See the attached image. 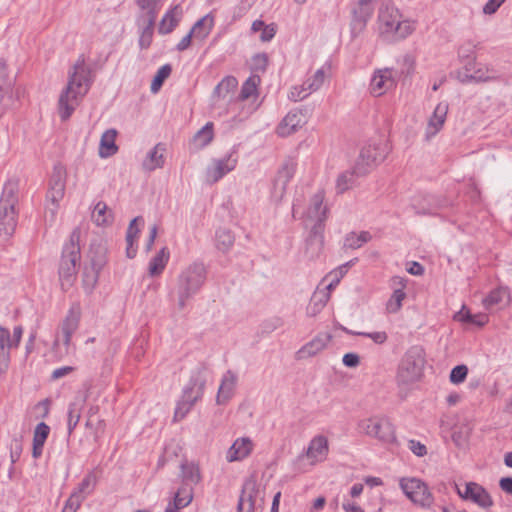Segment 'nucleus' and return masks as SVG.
Listing matches in <instances>:
<instances>
[{
  "mask_svg": "<svg viewBox=\"0 0 512 512\" xmlns=\"http://www.w3.org/2000/svg\"><path fill=\"white\" fill-rule=\"evenodd\" d=\"M329 341V335H318L314 337L297 351V359H305L317 355L325 349Z\"/></svg>",
  "mask_w": 512,
  "mask_h": 512,
  "instance_id": "nucleus-26",
  "label": "nucleus"
},
{
  "mask_svg": "<svg viewBox=\"0 0 512 512\" xmlns=\"http://www.w3.org/2000/svg\"><path fill=\"white\" fill-rule=\"evenodd\" d=\"M100 270L84 266L82 273V286L87 294H91L96 287L99 279Z\"/></svg>",
  "mask_w": 512,
  "mask_h": 512,
  "instance_id": "nucleus-41",
  "label": "nucleus"
},
{
  "mask_svg": "<svg viewBox=\"0 0 512 512\" xmlns=\"http://www.w3.org/2000/svg\"><path fill=\"white\" fill-rule=\"evenodd\" d=\"M18 182L17 181H8L3 188L2 196L0 198V204L4 205V203L11 204L12 207H15L18 198Z\"/></svg>",
  "mask_w": 512,
  "mask_h": 512,
  "instance_id": "nucleus-46",
  "label": "nucleus"
},
{
  "mask_svg": "<svg viewBox=\"0 0 512 512\" xmlns=\"http://www.w3.org/2000/svg\"><path fill=\"white\" fill-rule=\"evenodd\" d=\"M395 73L391 68L376 70L370 81V92L379 97L395 87Z\"/></svg>",
  "mask_w": 512,
  "mask_h": 512,
  "instance_id": "nucleus-15",
  "label": "nucleus"
},
{
  "mask_svg": "<svg viewBox=\"0 0 512 512\" xmlns=\"http://www.w3.org/2000/svg\"><path fill=\"white\" fill-rule=\"evenodd\" d=\"M140 9L145 10L147 19L153 16V20H156L158 12V0H136Z\"/></svg>",
  "mask_w": 512,
  "mask_h": 512,
  "instance_id": "nucleus-56",
  "label": "nucleus"
},
{
  "mask_svg": "<svg viewBox=\"0 0 512 512\" xmlns=\"http://www.w3.org/2000/svg\"><path fill=\"white\" fill-rule=\"evenodd\" d=\"M164 152L165 147L163 144H157L153 149H151L146 158L144 159L142 166L143 169L147 171H153L157 168H161L164 165Z\"/></svg>",
  "mask_w": 512,
  "mask_h": 512,
  "instance_id": "nucleus-30",
  "label": "nucleus"
},
{
  "mask_svg": "<svg viewBox=\"0 0 512 512\" xmlns=\"http://www.w3.org/2000/svg\"><path fill=\"white\" fill-rule=\"evenodd\" d=\"M468 374V368L466 365H458L455 366L450 373V381L453 384H460L462 383Z\"/></svg>",
  "mask_w": 512,
  "mask_h": 512,
  "instance_id": "nucleus-57",
  "label": "nucleus"
},
{
  "mask_svg": "<svg viewBox=\"0 0 512 512\" xmlns=\"http://www.w3.org/2000/svg\"><path fill=\"white\" fill-rule=\"evenodd\" d=\"M237 382L236 374L228 370L222 377L221 384L218 389L216 402L219 405L227 403L233 396Z\"/></svg>",
  "mask_w": 512,
  "mask_h": 512,
  "instance_id": "nucleus-25",
  "label": "nucleus"
},
{
  "mask_svg": "<svg viewBox=\"0 0 512 512\" xmlns=\"http://www.w3.org/2000/svg\"><path fill=\"white\" fill-rule=\"evenodd\" d=\"M329 453L328 439L324 435H317L311 439L306 450V456L312 464L322 462Z\"/></svg>",
  "mask_w": 512,
  "mask_h": 512,
  "instance_id": "nucleus-20",
  "label": "nucleus"
},
{
  "mask_svg": "<svg viewBox=\"0 0 512 512\" xmlns=\"http://www.w3.org/2000/svg\"><path fill=\"white\" fill-rule=\"evenodd\" d=\"M449 110V104L446 101H442L435 107L432 116L429 118L426 128V138L429 139L435 136L443 127L447 113Z\"/></svg>",
  "mask_w": 512,
  "mask_h": 512,
  "instance_id": "nucleus-21",
  "label": "nucleus"
},
{
  "mask_svg": "<svg viewBox=\"0 0 512 512\" xmlns=\"http://www.w3.org/2000/svg\"><path fill=\"white\" fill-rule=\"evenodd\" d=\"M107 263V248L102 244H91L89 251V267L102 270Z\"/></svg>",
  "mask_w": 512,
  "mask_h": 512,
  "instance_id": "nucleus-34",
  "label": "nucleus"
},
{
  "mask_svg": "<svg viewBox=\"0 0 512 512\" xmlns=\"http://www.w3.org/2000/svg\"><path fill=\"white\" fill-rule=\"evenodd\" d=\"M425 365V351L421 346L410 347L402 357L397 371L399 385L412 384L420 379Z\"/></svg>",
  "mask_w": 512,
  "mask_h": 512,
  "instance_id": "nucleus-5",
  "label": "nucleus"
},
{
  "mask_svg": "<svg viewBox=\"0 0 512 512\" xmlns=\"http://www.w3.org/2000/svg\"><path fill=\"white\" fill-rule=\"evenodd\" d=\"M91 71L84 61H77L69 74L68 83L58 100V114L62 121L68 120L91 86Z\"/></svg>",
  "mask_w": 512,
  "mask_h": 512,
  "instance_id": "nucleus-1",
  "label": "nucleus"
},
{
  "mask_svg": "<svg viewBox=\"0 0 512 512\" xmlns=\"http://www.w3.org/2000/svg\"><path fill=\"white\" fill-rule=\"evenodd\" d=\"M170 259V252L167 247H163L160 251L150 260L148 265V273L151 277L159 276L163 273L168 261Z\"/></svg>",
  "mask_w": 512,
  "mask_h": 512,
  "instance_id": "nucleus-31",
  "label": "nucleus"
},
{
  "mask_svg": "<svg viewBox=\"0 0 512 512\" xmlns=\"http://www.w3.org/2000/svg\"><path fill=\"white\" fill-rule=\"evenodd\" d=\"M235 237L228 229L221 228L216 231V247L222 252H227L233 246Z\"/></svg>",
  "mask_w": 512,
  "mask_h": 512,
  "instance_id": "nucleus-43",
  "label": "nucleus"
},
{
  "mask_svg": "<svg viewBox=\"0 0 512 512\" xmlns=\"http://www.w3.org/2000/svg\"><path fill=\"white\" fill-rule=\"evenodd\" d=\"M324 246V225L314 224L306 240L305 255L309 260L317 259Z\"/></svg>",
  "mask_w": 512,
  "mask_h": 512,
  "instance_id": "nucleus-16",
  "label": "nucleus"
},
{
  "mask_svg": "<svg viewBox=\"0 0 512 512\" xmlns=\"http://www.w3.org/2000/svg\"><path fill=\"white\" fill-rule=\"evenodd\" d=\"M116 135L117 131L115 129H108L102 134L99 150L101 157H110L118 151V147L115 144Z\"/></svg>",
  "mask_w": 512,
  "mask_h": 512,
  "instance_id": "nucleus-33",
  "label": "nucleus"
},
{
  "mask_svg": "<svg viewBox=\"0 0 512 512\" xmlns=\"http://www.w3.org/2000/svg\"><path fill=\"white\" fill-rule=\"evenodd\" d=\"M277 31V26L274 23H271L269 25H266L262 30L260 34V40L262 42H269L271 41Z\"/></svg>",
  "mask_w": 512,
  "mask_h": 512,
  "instance_id": "nucleus-63",
  "label": "nucleus"
},
{
  "mask_svg": "<svg viewBox=\"0 0 512 512\" xmlns=\"http://www.w3.org/2000/svg\"><path fill=\"white\" fill-rule=\"evenodd\" d=\"M458 495L464 500H470L479 507L487 509L493 505V500L487 490L478 483L468 482L464 489L456 485Z\"/></svg>",
  "mask_w": 512,
  "mask_h": 512,
  "instance_id": "nucleus-13",
  "label": "nucleus"
},
{
  "mask_svg": "<svg viewBox=\"0 0 512 512\" xmlns=\"http://www.w3.org/2000/svg\"><path fill=\"white\" fill-rule=\"evenodd\" d=\"M81 317V307L79 304H73L68 311L62 323L63 342L69 346L73 333L77 330Z\"/></svg>",
  "mask_w": 512,
  "mask_h": 512,
  "instance_id": "nucleus-22",
  "label": "nucleus"
},
{
  "mask_svg": "<svg viewBox=\"0 0 512 512\" xmlns=\"http://www.w3.org/2000/svg\"><path fill=\"white\" fill-rule=\"evenodd\" d=\"M323 201V191H318L311 197L306 217L308 220L315 221V224L324 225V222L327 219L328 208L323 204Z\"/></svg>",
  "mask_w": 512,
  "mask_h": 512,
  "instance_id": "nucleus-19",
  "label": "nucleus"
},
{
  "mask_svg": "<svg viewBox=\"0 0 512 512\" xmlns=\"http://www.w3.org/2000/svg\"><path fill=\"white\" fill-rule=\"evenodd\" d=\"M506 295V290L502 288L494 289L483 299V305L486 309H491L500 304Z\"/></svg>",
  "mask_w": 512,
  "mask_h": 512,
  "instance_id": "nucleus-52",
  "label": "nucleus"
},
{
  "mask_svg": "<svg viewBox=\"0 0 512 512\" xmlns=\"http://www.w3.org/2000/svg\"><path fill=\"white\" fill-rule=\"evenodd\" d=\"M361 432L376 438L383 443H393L396 441L395 429L389 419L380 416H374L359 422Z\"/></svg>",
  "mask_w": 512,
  "mask_h": 512,
  "instance_id": "nucleus-6",
  "label": "nucleus"
},
{
  "mask_svg": "<svg viewBox=\"0 0 512 512\" xmlns=\"http://www.w3.org/2000/svg\"><path fill=\"white\" fill-rule=\"evenodd\" d=\"M375 0H358L357 4L351 10L350 32L352 38L358 37L366 29L368 21L371 19Z\"/></svg>",
  "mask_w": 512,
  "mask_h": 512,
  "instance_id": "nucleus-10",
  "label": "nucleus"
},
{
  "mask_svg": "<svg viewBox=\"0 0 512 512\" xmlns=\"http://www.w3.org/2000/svg\"><path fill=\"white\" fill-rule=\"evenodd\" d=\"M81 503L82 502L79 500L76 494H71L70 497L67 499L66 504L62 509V512H76L80 507Z\"/></svg>",
  "mask_w": 512,
  "mask_h": 512,
  "instance_id": "nucleus-64",
  "label": "nucleus"
},
{
  "mask_svg": "<svg viewBox=\"0 0 512 512\" xmlns=\"http://www.w3.org/2000/svg\"><path fill=\"white\" fill-rule=\"evenodd\" d=\"M454 319L463 323H471L479 327L484 326L489 320L487 314H471L469 310L465 309V307L455 314Z\"/></svg>",
  "mask_w": 512,
  "mask_h": 512,
  "instance_id": "nucleus-37",
  "label": "nucleus"
},
{
  "mask_svg": "<svg viewBox=\"0 0 512 512\" xmlns=\"http://www.w3.org/2000/svg\"><path fill=\"white\" fill-rule=\"evenodd\" d=\"M22 453V442L21 438H13L10 445V457L12 463H15Z\"/></svg>",
  "mask_w": 512,
  "mask_h": 512,
  "instance_id": "nucleus-62",
  "label": "nucleus"
},
{
  "mask_svg": "<svg viewBox=\"0 0 512 512\" xmlns=\"http://www.w3.org/2000/svg\"><path fill=\"white\" fill-rule=\"evenodd\" d=\"M171 71H172V68L169 64H165L158 69L156 75L154 76V78L152 80L151 87H150V89L153 93H156L159 91L163 82L170 76Z\"/></svg>",
  "mask_w": 512,
  "mask_h": 512,
  "instance_id": "nucleus-50",
  "label": "nucleus"
},
{
  "mask_svg": "<svg viewBox=\"0 0 512 512\" xmlns=\"http://www.w3.org/2000/svg\"><path fill=\"white\" fill-rule=\"evenodd\" d=\"M180 470L183 484L196 485L201 481L200 469L196 463L184 461L180 465Z\"/></svg>",
  "mask_w": 512,
  "mask_h": 512,
  "instance_id": "nucleus-32",
  "label": "nucleus"
},
{
  "mask_svg": "<svg viewBox=\"0 0 512 512\" xmlns=\"http://www.w3.org/2000/svg\"><path fill=\"white\" fill-rule=\"evenodd\" d=\"M96 482L97 478L95 474L88 473L71 494H76L79 500L83 502L85 497L93 492Z\"/></svg>",
  "mask_w": 512,
  "mask_h": 512,
  "instance_id": "nucleus-38",
  "label": "nucleus"
},
{
  "mask_svg": "<svg viewBox=\"0 0 512 512\" xmlns=\"http://www.w3.org/2000/svg\"><path fill=\"white\" fill-rule=\"evenodd\" d=\"M49 432V426L44 422H40L35 428L33 442L44 444L49 435Z\"/></svg>",
  "mask_w": 512,
  "mask_h": 512,
  "instance_id": "nucleus-60",
  "label": "nucleus"
},
{
  "mask_svg": "<svg viewBox=\"0 0 512 512\" xmlns=\"http://www.w3.org/2000/svg\"><path fill=\"white\" fill-rule=\"evenodd\" d=\"M65 178L66 172L61 165H56L53 169V174L49 182V190L47 193V199L51 201L53 207L48 208L45 213L47 218L48 212L50 213V220H54V216L58 209L59 201L64 197L65 194Z\"/></svg>",
  "mask_w": 512,
  "mask_h": 512,
  "instance_id": "nucleus-9",
  "label": "nucleus"
},
{
  "mask_svg": "<svg viewBox=\"0 0 512 512\" xmlns=\"http://www.w3.org/2000/svg\"><path fill=\"white\" fill-rule=\"evenodd\" d=\"M22 335L23 327L20 325L14 327L12 337L7 328L0 326V374H4L8 370L11 360L10 351L13 348H18Z\"/></svg>",
  "mask_w": 512,
  "mask_h": 512,
  "instance_id": "nucleus-8",
  "label": "nucleus"
},
{
  "mask_svg": "<svg viewBox=\"0 0 512 512\" xmlns=\"http://www.w3.org/2000/svg\"><path fill=\"white\" fill-rule=\"evenodd\" d=\"M254 444L249 437L237 438L227 451L228 462L241 461L247 458L253 451Z\"/></svg>",
  "mask_w": 512,
  "mask_h": 512,
  "instance_id": "nucleus-23",
  "label": "nucleus"
},
{
  "mask_svg": "<svg viewBox=\"0 0 512 512\" xmlns=\"http://www.w3.org/2000/svg\"><path fill=\"white\" fill-rule=\"evenodd\" d=\"M17 226L15 207L0 204V235L11 236Z\"/></svg>",
  "mask_w": 512,
  "mask_h": 512,
  "instance_id": "nucleus-24",
  "label": "nucleus"
},
{
  "mask_svg": "<svg viewBox=\"0 0 512 512\" xmlns=\"http://www.w3.org/2000/svg\"><path fill=\"white\" fill-rule=\"evenodd\" d=\"M206 276V268L201 262H193L180 272L176 282L180 310L184 309L187 301L201 290L206 281Z\"/></svg>",
  "mask_w": 512,
  "mask_h": 512,
  "instance_id": "nucleus-4",
  "label": "nucleus"
},
{
  "mask_svg": "<svg viewBox=\"0 0 512 512\" xmlns=\"http://www.w3.org/2000/svg\"><path fill=\"white\" fill-rule=\"evenodd\" d=\"M208 20V15L204 16L200 20H198L194 26L191 29V32L195 34L196 36H200L201 38H204L206 35L209 34L211 28H212V22L213 19L210 18V25L208 28H204L205 22Z\"/></svg>",
  "mask_w": 512,
  "mask_h": 512,
  "instance_id": "nucleus-58",
  "label": "nucleus"
},
{
  "mask_svg": "<svg viewBox=\"0 0 512 512\" xmlns=\"http://www.w3.org/2000/svg\"><path fill=\"white\" fill-rule=\"evenodd\" d=\"M370 240L371 235L367 231H362L359 234L352 232L345 237L344 246L351 249H357Z\"/></svg>",
  "mask_w": 512,
  "mask_h": 512,
  "instance_id": "nucleus-47",
  "label": "nucleus"
},
{
  "mask_svg": "<svg viewBox=\"0 0 512 512\" xmlns=\"http://www.w3.org/2000/svg\"><path fill=\"white\" fill-rule=\"evenodd\" d=\"M326 78V71L322 67L318 69L313 76L308 78L304 83L307 86V89L311 91V93L316 92L321 88Z\"/></svg>",
  "mask_w": 512,
  "mask_h": 512,
  "instance_id": "nucleus-51",
  "label": "nucleus"
},
{
  "mask_svg": "<svg viewBox=\"0 0 512 512\" xmlns=\"http://www.w3.org/2000/svg\"><path fill=\"white\" fill-rule=\"evenodd\" d=\"M207 382V369L205 366L197 367L188 382L184 387L183 393L189 394L191 398L197 396V401L200 400L204 394L205 385Z\"/></svg>",
  "mask_w": 512,
  "mask_h": 512,
  "instance_id": "nucleus-18",
  "label": "nucleus"
},
{
  "mask_svg": "<svg viewBox=\"0 0 512 512\" xmlns=\"http://www.w3.org/2000/svg\"><path fill=\"white\" fill-rule=\"evenodd\" d=\"M83 407V401L82 400H76L69 404L68 406V420H67V428H68V435H71L76 426L79 423V420L81 418V412Z\"/></svg>",
  "mask_w": 512,
  "mask_h": 512,
  "instance_id": "nucleus-40",
  "label": "nucleus"
},
{
  "mask_svg": "<svg viewBox=\"0 0 512 512\" xmlns=\"http://www.w3.org/2000/svg\"><path fill=\"white\" fill-rule=\"evenodd\" d=\"M12 84L13 82L7 73L6 63L3 59H0V94H12L15 97Z\"/></svg>",
  "mask_w": 512,
  "mask_h": 512,
  "instance_id": "nucleus-48",
  "label": "nucleus"
},
{
  "mask_svg": "<svg viewBox=\"0 0 512 512\" xmlns=\"http://www.w3.org/2000/svg\"><path fill=\"white\" fill-rule=\"evenodd\" d=\"M238 163L235 151L230 152L222 159L213 160L206 170L207 181L211 184L218 182L226 174L233 171Z\"/></svg>",
  "mask_w": 512,
  "mask_h": 512,
  "instance_id": "nucleus-12",
  "label": "nucleus"
},
{
  "mask_svg": "<svg viewBox=\"0 0 512 512\" xmlns=\"http://www.w3.org/2000/svg\"><path fill=\"white\" fill-rule=\"evenodd\" d=\"M357 172V166L355 165L352 170H347L341 173L336 181V189L338 193H344L350 189L356 181L357 177H360Z\"/></svg>",
  "mask_w": 512,
  "mask_h": 512,
  "instance_id": "nucleus-39",
  "label": "nucleus"
},
{
  "mask_svg": "<svg viewBox=\"0 0 512 512\" xmlns=\"http://www.w3.org/2000/svg\"><path fill=\"white\" fill-rule=\"evenodd\" d=\"M182 8L180 5H175L168 10L160 21L158 31L160 34H169L178 25L182 17Z\"/></svg>",
  "mask_w": 512,
  "mask_h": 512,
  "instance_id": "nucleus-27",
  "label": "nucleus"
},
{
  "mask_svg": "<svg viewBox=\"0 0 512 512\" xmlns=\"http://www.w3.org/2000/svg\"><path fill=\"white\" fill-rule=\"evenodd\" d=\"M387 155L386 148L381 145L368 144L364 146L356 162L358 175H366L369 169L378 163H381Z\"/></svg>",
  "mask_w": 512,
  "mask_h": 512,
  "instance_id": "nucleus-11",
  "label": "nucleus"
},
{
  "mask_svg": "<svg viewBox=\"0 0 512 512\" xmlns=\"http://www.w3.org/2000/svg\"><path fill=\"white\" fill-rule=\"evenodd\" d=\"M347 334L358 335L370 338L376 344H383L387 341L388 335L385 331L376 332H355L352 330L344 329Z\"/></svg>",
  "mask_w": 512,
  "mask_h": 512,
  "instance_id": "nucleus-54",
  "label": "nucleus"
},
{
  "mask_svg": "<svg viewBox=\"0 0 512 512\" xmlns=\"http://www.w3.org/2000/svg\"><path fill=\"white\" fill-rule=\"evenodd\" d=\"M256 493L255 483L252 481L246 482L243 485L242 493L238 501L237 511L254 512V494Z\"/></svg>",
  "mask_w": 512,
  "mask_h": 512,
  "instance_id": "nucleus-28",
  "label": "nucleus"
},
{
  "mask_svg": "<svg viewBox=\"0 0 512 512\" xmlns=\"http://www.w3.org/2000/svg\"><path fill=\"white\" fill-rule=\"evenodd\" d=\"M238 82L234 76H226L214 88L213 95L218 98H225L230 92L237 88Z\"/></svg>",
  "mask_w": 512,
  "mask_h": 512,
  "instance_id": "nucleus-44",
  "label": "nucleus"
},
{
  "mask_svg": "<svg viewBox=\"0 0 512 512\" xmlns=\"http://www.w3.org/2000/svg\"><path fill=\"white\" fill-rule=\"evenodd\" d=\"M377 25L379 36L387 42H397L410 36L416 29L415 22L402 19V14L391 0L381 3Z\"/></svg>",
  "mask_w": 512,
  "mask_h": 512,
  "instance_id": "nucleus-2",
  "label": "nucleus"
},
{
  "mask_svg": "<svg viewBox=\"0 0 512 512\" xmlns=\"http://www.w3.org/2000/svg\"><path fill=\"white\" fill-rule=\"evenodd\" d=\"M193 500V488L183 484L175 493L171 502L178 508L187 507Z\"/></svg>",
  "mask_w": 512,
  "mask_h": 512,
  "instance_id": "nucleus-45",
  "label": "nucleus"
},
{
  "mask_svg": "<svg viewBox=\"0 0 512 512\" xmlns=\"http://www.w3.org/2000/svg\"><path fill=\"white\" fill-rule=\"evenodd\" d=\"M214 137L213 123L207 122L193 137L192 143L197 149L206 147Z\"/></svg>",
  "mask_w": 512,
  "mask_h": 512,
  "instance_id": "nucleus-36",
  "label": "nucleus"
},
{
  "mask_svg": "<svg viewBox=\"0 0 512 512\" xmlns=\"http://www.w3.org/2000/svg\"><path fill=\"white\" fill-rule=\"evenodd\" d=\"M310 94H311V91H309V90L307 89L306 84H305V83H303V84H302V85H300V86H294V87L291 89V91H290V93H289L288 97H289V99H290V100L297 102V101H300V100L305 99V98H306L307 96H309Z\"/></svg>",
  "mask_w": 512,
  "mask_h": 512,
  "instance_id": "nucleus-59",
  "label": "nucleus"
},
{
  "mask_svg": "<svg viewBox=\"0 0 512 512\" xmlns=\"http://www.w3.org/2000/svg\"><path fill=\"white\" fill-rule=\"evenodd\" d=\"M16 98L12 94L1 95L0 94V118L4 113L15 106Z\"/></svg>",
  "mask_w": 512,
  "mask_h": 512,
  "instance_id": "nucleus-61",
  "label": "nucleus"
},
{
  "mask_svg": "<svg viewBox=\"0 0 512 512\" xmlns=\"http://www.w3.org/2000/svg\"><path fill=\"white\" fill-rule=\"evenodd\" d=\"M260 81L261 80L258 75H251L242 85L240 92L241 99L246 100L255 95Z\"/></svg>",
  "mask_w": 512,
  "mask_h": 512,
  "instance_id": "nucleus-49",
  "label": "nucleus"
},
{
  "mask_svg": "<svg viewBox=\"0 0 512 512\" xmlns=\"http://www.w3.org/2000/svg\"><path fill=\"white\" fill-rule=\"evenodd\" d=\"M297 161L295 158H287L278 171L274 181L273 197L281 200L285 194L286 187L296 172Z\"/></svg>",
  "mask_w": 512,
  "mask_h": 512,
  "instance_id": "nucleus-14",
  "label": "nucleus"
},
{
  "mask_svg": "<svg viewBox=\"0 0 512 512\" xmlns=\"http://www.w3.org/2000/svg\"><path fill=\"white\" fill-rule=\"evenodd\" d=\"M406 297L404 291H400L399 289L394 290L390 299L387 302V310L390 313H396L400 310L402 306V301Z\"/></svg>",
  "mask_w": 512,
  "mask_h": 512,
  "instance_id": "nucleus-53",
  "label": "nucleus"
},
{
  "mask_svg": "<svg viewBox=\"0 0 512 512\" xmlns=\"http://www.w3.org/2000/svg\"><path fill=\"white\" fill-rule=\"evenodd\" d=\"M154 23L153 16L147 19V26L143 29L139 39V45L142 49L148 48L151 44Z\"/></svg>",
  "mask_w": 512,
  "mask_h": 512,
  "instance_id": "nucleus-55",
  "label": "nucleus"
},
{
  "mask_svg": "<svg viewBox=\"0 0 512 512\" xmlns=\"http://www.w3.org/2000/svg\"><path fill=\"white\" fill-rule=\"evenodd\" d=\"M79 228H75L65 243L59 263V280L62 290L70 289L76 279L77 267L81 259Z\"/></svg>",
  "mask_w": 512,
  "mask_h": 512,
  "instance_id": "nucleus-3",
  "label": "nucleus"
},
{
  "mask_svg": "<svg viewBox=\"0 0 512 512\" xmlns=\"http://www.w3.org/2000/svg\"><path fill=\"white\" fill-rule=\"evenodd\" d=\"M92 220L97 226H107L113 222V213L108 208L107 204L99 201L92 212Z\"/></svg>",
  "mask_w": 512,
  "mask_h": 512,
  "instance_id": "nucleus-35",
  "label": "nucleus"
},
{
  "mask_svg": "<svg viewBox=\"0 0 512 512\" xmlns=\"http://www.w3.org/2000/svg\"><path fill=\"white\" fill-rule=\"evenodd\" d=\"M306 123V117L301 110H291L277 127V134L287 137L300 129Z\"/></svg>",
  "mask_w": 512,
  "mask_h": 512,
  "instance_id": "nucleus-17",
  "label": "nucleus"
},
{
  "mask_svg": "<svg viewBox=\"0 0 512 512\" xmlns=\"http://www.w3.org/2000/svg\"><path fill=\"white\" fill-rule=\"evenodd\" d=\"M187 393L188 392L182 394L181 399L178 401L176 405L174 413L175 421L183 419L194 406V404L197 402V396L191 398Z\"/></svg>",
  "mask_w": 512,
  "mask_h": 512,
  "instance_id": "nucleus-42",
  "label": "nucleus"
},
{
  "mask_svg": "<svg viewBox=\"0 0 512 512\" xmlns=\"http://www.w3.org/2000/svg\"><path fill=\"white\" fill-rule=\"evenodd\" d=\"M400 488L414 504L423 508H429L434 498L426 483L418 478H402Z\"/></svg>",
  "mask_w": 512,
  "mask_h": 512,
  "instance_id": "nucleus-7",
  "label": "nucleus"
},
{
  "mask_svg": "<svg viewBox=\"0 0 512 512\" xmlns=\"http://www.w3.org/2000/svg\"><path fill=\"white\" fill-rule=\"evenodd\" d=\"M139 222L143 223V218L141 216L135 217L131 220L126 232V256L130 259L134 258L137 253L135 242L140 232V229L138 228Z\"/></svg>",
  "mask_w": 512,
  "mask_h": 512,
  "instance_id": "nucleus-29",
  "label": "nucleus"
}]
</instances>
